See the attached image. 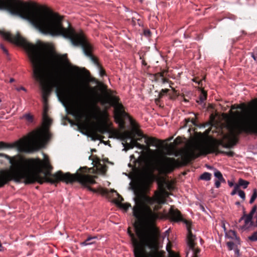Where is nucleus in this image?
Segmentation results:
<instances>
[{"mask_svg":"<svg viewBox=\"0 0 257 257\" xmlns=\"http://www.w3.org/2000/svg\"><path fill=\"white\" fill-rule=\"evenodd\" d=\"M0 35L6 40L17 46L23 47L28 53L29 57L33 67V75L38 81L42 89V98L45 104L53 87H56L58 96L64 100L70 99L73 101L70 113L76 119H88L90 108H93L95 113L92 117L95 119L106 118L108 113L106 110H101L100 107L91 103L88 96L81 91H68L65 87L60 86V82H74V78L71 74L65 71V66L70 64L66 55L56 57L59 63L55 64L53 70L48 67V64L52 55L48 52L45 45L39 42L35 45L29 42L19 33L13 35L9 32L0 30Z\"/></svg>","mask_w":257,"mask_h":257,"instance_id":"f257e3e1","label":"nucleus"},{"mask_svg":"<svg viewBox=\"0 0 257 257\" xmlns=\"http://www.w3.org/2000/svg\"><path fill=\"white\" fill-rule=\"evenodd\" d=\"M0 10L28 20L41 33L53 37L61 36L68 38L72 45L81 46L85 55L97 66L100 65L92 55L93 47L82 32L77 33L68 23L63 25V18L47 8H41L21 0H0Z\"/></svg>","mask_w":257,"mask_h":257,"instance_id":"f03ea898","label":"nucleus"},{"mask_svg":"<svg viewBox=\"0 0 257 257\" xmlns=\"http://www.w3.org/2000/svg\"><path fill=\"white\" fill-rule=\"evenodd\" d=\"M0 157L8 159L12 165V171L0 170V188L3 187L11 181L20 182L23 179L25 184H33L38 182L40 184L44 182L52 184L60 181L67 184L78 182L88 190L96 192V189L90 185L96 183L93 176L84 174L88 171L87 167L79 168L80 173L71 174L64 173L59 171L55 174L51 173L52 166L48 161L44 162L39 158H26L20 155L11 157L7 154L0 153Z\"/></svg>","mask_w":257,"mask_h":257,"instance_id":"7ed1b4c3","label":"nucleus"},{"mask_svg":"<svg viewBox=\"0 0 257 257\" xmlns=\"http://www.w3.org/2000/svg\"><path fill=\"white\" fill-rule=\"evenodd\" d=\"M144 217L151 225L146 228L136 225L135 231L138 238L130 227L127 230L134 247V255L135 257H156L159 248L160 232L154 223L160 217V214L147 206L145 209Z\"/></svg>","mask_w":257,"mask_h":257,"instance_id":"20e7f679","label":"nucleus"},{"mask_svg":"<svg viewBox=\"0 0 257 257\" xmlns=\"http://www.w3.org/2000/svg\"><path fill=\"white\" fill-rule=\"evenodd\" d=\"M211 153H215L216 155L222 154L229 157H233L234 155L233 151L225 152L219 150L218 146L214 144L202 145L193 143L183 152L181 157L182 163L174 158L165 157L160 166V171L165 174L170 173L176 168L180 167L181 164L183 165H187L201 155L206 156Z\"/></svg>","mask_w":257,"mask_h":257,"instance_id":"39448f33","label":"nucleus"},{"mask_svg":"<svg viewBox=\"0 0 257 257\" xmlns=\"http://www.w3.org/2000/svg\"><path fill=\"white\" fill-rule=\"evenodd\" d=\"M48 132L36 130L29 133L28 136L13 144L0 142V149L16 148L20 152L32 153L39 150L45 145V140L49 138Z\"/></svg>","mask_w":257,"mask_h":257,"instance_id":"423d86ee","label":"nucleus"},{"mask_svg":"<svg viewBox=\"0 0 257 257\" xmlns=\"http://www.w3.org/2000/svg\"><path fill=\"white\" fill-rule=\"evenodd\" d=\"M242 133L257 135V109L245 113L240 121L232 125L230 134L228 136V143L223 147L226 148L233 147L238 142V136Z\"/></svg>","mask_w":257,"mask_h":257,"instance_id":"0eeeda50","label":"nucleus"},{"mask_svg":"<svg viewBox=\"0 0 257 257\" xmlns=\"http://www.w3.org/2000/svg\"><path fill=\"white\" fill-rule=\"evenodd\" d=\"M152 183V179L150 176H145L140 181L134 191L136 195L135 201L137 204L146 202L152 205L155 203L163 204L166 203V198L169 196V193L164 189L160 191H155L154 196L152 197L146 195L150 192Z\"/></svg>","mask_w":257,"mask_h":257,"instance_id":"6e6552de","label":"nucleus"},{"mask_svg":"<svg viewBox=\"0 0 257 257\" xmlns=\"http://www.w3.org/2000/svg\"><path fill=\"white\" fill-rule=\"evenodd\" d=\"M168 215L170 219L174 222L182 221L186 224L188 231L187 244L189 249L192 250L193 253L192 257H198V254L200 252V249L196 246V243L195 242L196 236L192 232L191 222L184 219L181 212L178 209H175L173 207L170 208Z\"/></svg>","mask_w":257,"mask_h":257,"instance_id":"1a4fd4ad","label":"nucleus"},{"mask_svg":"<svg viewBox=\"0 0 257 257\" xmlns=\"http://www.w3.org/2000/svg\"><path fill=\"white\" fill-rule=\"evenodd\" d=\"M115 92V91L108 90L106 91V95L108 97L111 105L114 108V119L116 122L118 123L120 127H123L125 123L124 119L125 117H128L133 124V119L124 110L123 106L119 102L118 97L113 95Z\"/></svg>","mask_w":257,"mask_h":257,"instance_id":"9d476101","label":"nucleus"},{"mask_svg":"<svg viewBox=\"0 0 257 257\" xmlns=\"http://www.w3.org/2000/svg\"><path fill=\"white\" fill-rule=\"evenodd\" d=\"M110 134L113 135L115 138L120 139L126 145L127 143V140L132 138V133L129 131H124L120 132L115 130L110 132Z\"/></svg>","mask_w":257,"mask_h":257,"instance_id":"9b49d317","label":"nucleus"},{"mask_svg":"<svg viewBox=\"0 0 257 257\" xmlns=\"http://www.w3.org/2000/svg\"><path fill=\"white\" fill-rule=\"evenodd\" d=\"M137 134L139 137H142L145 139V142L146 144L157 145V142L159 141V140L155 138L149 137L146 135H144L141 132H138Z\"/></svg>","mask_w":257,"mask_h":257,"instance_id":"f8f14e48","label":"nucleus"},{"mask_svg":"<svg viewBox=\"0 0 257 257\" xmlns=\"http://www.w3.org/2000/svg\"><path fill=\"white\" fill-rule=\"evenodd\" d=\"M244 216H245V218L244 219V224L242 226H240L239 228H240L242 230H246L248 229L249 226H254V223L252 221V218L247 215V214H245V212H244Z\"/></svg>","mask_w":257,"mask_h":257,"instance_id":"ddd939ff","label":"nucleus"},{"mask_svg":"<svg viewBox=\"0 0 257 257\" xmlns=\"http://www.w3.org/2000/svg\"><path fill=\"white\" fill-rule=\"evenodd\" d=\"M96 238V236H89L84 241L80 242V244L81 246H83L94 244L96 242L95 240Z\"/></svg>","mask_w":257,"mask_h":257,"instance_id":"4468645a","label":"nucleus"},{"mask_svg":"<svg viewBox=\"0 0 257 257\" xmlns=\"http://www.w3.org/2000/svg\"><path fill=\"white\" fill-rule=\"evenodd\" d=\"M105 131L106 129L104 127L102 126H97L92 131V134L97 139H99L100 136L98 133L103 134Z\"/></svg>","mask_w":257,"mask_h":257,"instance_id":"2eb2a0df","label":"nucleus"},{"mask_svg":"<svg viewBox=\"0 0 257 257\" xmlns=\"http://www.w3.org/2000/svg\"><path fill=\"white\" fill-rule=\"evenodd\" d=\"M136 145H133L132 146L130 147L131 148H134L135 147L138 148V149L142 150H146V151H151L150 147V146H152V145L147 144L146 146L144 145H142L140 144L139 143L135 142Z\"/></svg>","mask_w":257,"mask_h":257,"instance_id":"dca6fc26","label":"nucleus"},{"mask_svg":"<svg viewBox=\"0 0 257 257\" xmlns=\"http://www.w3.org/2000/svg\"><path fill=\"white\" fill-rule=\"evenodd\" d=\"M207 92L205 91L204 89H202L200 94L199 96V100H196L197 102L200 104H201L202 103L204 102V101L207 98Z\"/></svg>","mask_w":257,"mask_h":257,"instance_id":"f3484780","label":"nucleus"},{"mask_svg":"<svg viewBox=\"0 0 257 257\" xmlns=\"http://www.w3.org/2000/svg\"><path fill=\"white\" fill-rule=\"evenodd\" d=\"M43 122L44 127L48 128L51 124L52 119L48 116V115L43 116Z\"/></svg>","mask_w":257,"mask_h":257,"instance_id":"a211bd4d","label":"nucleus"},{"mask_svg":"<svg viewBox=\"0 0 257 257\" xmlns=\"http://www.w3.org/2000/svg\"><path fill=\"white\" fill-rule=\"evenodd\" d=\"M249 184V182L248 181L244 180L241 178H239L238 181V183L236 184L238 185L239 188L240 187H242L243 189H246Z\"/></svg>","mask_w":257,"mask_h":257,"instance_id":"6ab92c4d","label":"nucleus"},{"mask_svg":"<svg viewBox=\"0 0 257 257\" xmlns=\"http://www.w3.org/2000/svg\"><path fill=\"white\" fill-rule=\"evenodd\" d=\"M141 207L139 206H135L133 208V215L137 218H139L140 217L141 215Z\"/></svg>","mask_w":257,"mask_h":257,"instance_id":"aec40b11","label":"nucleus"},{"mask_svg":"<svg viewBox=\"0 0 257 257\" xmlns=\"http://www.w3.org/2000/svg\"><path fill=\"white\" fill-rule=\"evenodd\" d=\"M211 178V174L208 172H204L199 177V179L205 181H209Z\"/></svg>","mask_w":257,"mask_h":257,"instance_id":"412c9836","label":"nucleus"},{"mask_svg":"<svg viewBox=\"0 0 257 257\" xmlns=\"http://www.w3.org/2000/svg\"><path fill=\"white\" fill-rule=\"evenodd\" d=\"M116 205L118 206L120 208H122L125 211H127L128 208L131 207V205L130 203H123L122 202H116Z\"/></svg>","mask_w":257,"mask_h":257,"instance_id":"4be33fe9","label":"nucleus"},{"mask_svg":"<svg viewBox=\"0 0 257 257\" xmlns=\"http://www.w3.org/2000/svg\"><path fill=\"white\" fill-rule=\"evenodd\" d=\"M256 198H257V189L256 188H254L253 189L252 194L251 195L250 199L249 200V203L250 204L253 203Z\"/></svg>","mask_w":257,"mask_h":257,"instance_id":"5701e85b","label":"nucleus"},{"mask_svg":"<svg viewBox=\"0 0 257 257\" xmlns=\"http://www.w3.org/2000/svg\"><path fill=\"white\" fill-rule=\"evenodd\" d=\"M169 91V89H162L159 94V98L158 99H156L155 100V101L157 102V101H158L159 99H161V98H162L163 96L165 94H167V93H168Z\"/></svg>","mask_w":257,"mask_h":257,"instance_id":"b1692460","label":"nucleus"},{"mask_svg":"<svg viewBox=\"0 0 257 257\" xmlns=\"http://www.w3.org/2000/svg\"><path fill=\"white\" fill-rule=\"evenodd\" d=\"M172 93H169V98L171 100H175L178 96L177 91L174 88H172Z\"/></svg>","mask_w":257,"mask_h":257,"instance_id":"393cba45","label":"nucleus"},{"mask_svg":"<svg viewBox=\"0 0 257 257\" xmlns=\"http://www.w3.org/2000/svg\"><path fill=\"white\" fill-rule=\"evenodd\" d=\"M97 67L99 69V74L101 77H103L104 76H105L106 75L105 70L103 69V68L101 66L100 64L97 66Z\"/></svg>","mask_w":257,"mask_h":257,"instance_id":"a878e982","label":"nucleus"},{"mask_svg":"<svg viewBox=\"0 0 257 257\" xmlns=\"http://www.w3.org/2000/svg\"><path fill=\"white\" fill-rule=\"evenodd\" d=\"M248 239L251 241H257V231L253 232L251 235L248 236Z\"/></svg>","mask_w":257,"mask_h":257,"instance_id":"bb28decb","label":"nucleus"},{"mask_svg":"<svg viewBox=\"0 0 257 257\" xmlns=\"http://www.w3.org/2000/svg\"><path fill=\"white\" fill-rule=\"evenodd\" d=\"M131 139V142L130 143H127L126 144L125 147L127 148V149H131L132 148H131L130 147L133 145H136L135 142H137V140L135 139L132 138Z\"/></svg>","mask_w":257,"mask_h":257,"instance_id":"cd10ccee","label":"nucleus"},{"mask_svg":"<svg viewBox=\"0 0 257 257\" xmlns=\"http://www.w3.org/2000/svg\"><path fill=\"white\" fill-rule=\"evenodd\" d=\"M165 72H166V71L163 70L161 72L156 73L154 76L156 80H157L160 77L163 78Z\"/></svg>","mask_w":257,"mask_h":257,"instance_id":"c85d7f7f","label":"nucleus"},{"mask_svg":"<svg viewBox=\"0 0 257 257\" xmlns=\"http://www.w3.org/2000/svg\"><path fill=\"white\" fill-rule=\"evenodd\" d=\"M256 209H257L256 205H254L252 207V208L251 209V210L250 211L249 213L247 214V215H248V216H250V217L252 218L253 216V214L255 213V212H257L256 211Z\"/></svg>","mask_w":257,"mask_h":257,"instance_id":"c756f323","label":"nucleus"},{"mask_svg":"<svg viewBox=\"0 0 257 257\" xmlns=\"http://www.w3.org/2000/svg\"><path fill=\"white\" fill-rule=\"evenodd\" d=\"M256 209H257L256 205H254L252 207V208L251 209V210L250 211L249 213L247 214V215H248V216H250V217L252 218L253 216V214L255 213V212H257L256 211Z\"/></svg>","mask_w":257,"mask_h":257,"instance_id":"7c9ffc66","label":"nucleus"},{"mask_svg":"<svg viewBox=\"0 0 257 257\" xmlns=\"http://www.w3.org/2000/svg\"><path fill=\"white\" fill-rule=\"evenodd\" d=\"M214 176L217 178V180H220L223 177L221 173L217 170H216V171L214 172Z\"/></svg>","mask_w":257,"mask_h":257,"instance_id":"2f4dec72","label":"nucleus"},{"mask_svg":"<svg viewBox=\"0 0 257 257\" xmlns=\"http://www.w3.org/2000/svg\"><path fill=\"white\" fill-rule=\"evenodd\" d=\"M239 190V188H238V185H237L236 184H235L234 186V188H233V190L231 191V192L230 193L231 195L233 196L235 194H236L237 193H238Z\"/></svg>","mask_w":257,"mask_h":257,"instance_id":"473e14b6","label":"nucleus"},{"mask_svg":"<svg viewBox=\"0 0 257 257\" xmlns=\"http://www.w3.org/2000/svg\"><path fill=\"white\" fill-rule=\"evenodd\" d=\"M112 192H115L118 196V199L116 200L115 202V204H116V202H122L123 201V198L121 196H120L116 191L113 190H112Z\"/></svg>","mask_w":257,"mask_h":257,"instance_id":"72a5a7b5","label":"nucleus"},{"mask_svg":"<svg viewBox=\"0 0 257 257\" xmlns=\"http://www.w3.org/2000/svg\"><path fill=\"white\" fill-rule=\"evenodd\" d=\"M238 194L239 196V197L242 199L243 201L245 200V194L243 191L239 189L238 192Z\"/></svg>","mask_w":257,"mask_h":257,"instance_id":"f704fd0d","label":"nucleus"},{"mask_svg":"<svg viewBox=\"0 0 257 257\" xmlns=\"http://www.w3.org/2000/svg\"><path fill=\"white\" fill-rule=\"evenodd\" d=\"M98 191L99 193H100L101 194H103V195H107L108 193V191L107 189H104L102 188H100V189H99Z\"/></svg>","mask_w":257,"mask_h":257,"instance_id":"c9c22d12","label":"nucleus"},{"mask_svg":"<svg viewBox=\"0 0 257 257\" xmlns=\"http://www.w3.org/2000/svg\"><path fill=\"white\" fill-rule=\"evenodd\" d=\"M234 245V243L232 241H229L227 242V246L229 250L233 249Z\"/></svg>","mask_w":257,"mask_h":257,"instance_id":"e433bc0d","label":"nucleus"},{"mask_svg":"<svg viewBox=\"0 0 257 257\" xmlns=\"http://www.w3.org/2000/svg\"><path fill=\"white\" fill-rule=\"evenodd\" d=\"M0 48L3 50V52L7 55H9L8 51L3 44L0 45Z\"/></svg>","mask_w":257,"mask_h":257,"instance_id":"4c0bfd02","label":"nucleus"},{"mask_svg":"<svg viewBox=\"0 0 257 257\" xmlns=\"http://www.w3.org/2000/svg\"><path fill=\"white\" fill-rule=\"evenodd\" d=\"M25 117L29 121H33V116L32 115H31L30 114H26Z\"/></svg>","mask_w":257,"mask_h":257,"instance_id":"58836bf2","label":"nucleus"},{"mask_svg":"<svg viewBox=\"0 0 257 257\" xmlns=\"http://www.w3.org/2000/svg\"><path fill=\"white\" fill-rule=\"evenodd\" d=\"M161 205L162 204H157V205H156L154 206V211H158V210L160 209L162 207Z\"/></svg>","mask_w":257,"mask_h":257,"instance_id":"ea45409f","label":"nucleus"},{"mask_svg":"<svg viewBox=\"0 0 257 257\" xmlns=\"http://www.w3.org/2000/svg\"><path fill=\"white\" fill-rule=\"evenodd\" d=\"M47 112H48V108L46 106V105H45L44 107V108L43 112V116L48 115Z\"/></svg>","mask_w":257,"mask_h":257,"instance_id":"a19ab883","label":"nucleus"},{"mask_svg":"<svg viewBox=\"0 0 257 257\" xmlns=\"http://www.w3.org/2000/svg\"><path fill=\"white\" fill-rule=\"evenodd\" d=\"M220 182L219 180H216L215 182V186L217 188H218L220 187Z\"/></svg>","mask_w":257,"mask_h":257,"instance_id":"79ce46f5","label":"nucleus"},{"mask_svg":"<svg viewBox=\"0 0 257 257\" xmlns=\"http://www.w3.org/2000/svg\"><path fill=\"white\" fill-rule=\"evenodd\" d=\"M229 234H230V235H231L232 236H234L236 238V233L234 231H232V230H230L229 231Z\"/></svg>","mask_w":257,"mask_h":257,"instance_id":"37998d69","label":"nucleus"},{"mask_svg":"<svg viewBox=\"0 0 257 257\" xmlns=\"http://www.w3.org/2000/svg\"><path fill=\"white\" fill-rule=\"evenodd\" d=\"M234 252H235V253L237 255H239V249H238L237 248H235L234 249Z\"/></svg>","mask_w":257,"mask_h":257,"instance_id":"c03bdc74","label":"nucleus"},{"mask_svg":"<svg viewBox=\"0 0 257 257\" xmlns=\"http://www.w3.org/2000/svg\"><path fill=\"white\" fill-rule=\"evenodd\" d=\"M228 185L230 186V187H232V186H234V183L233 182H231L230 181H228Z\"/></svg>","mask_w":257,"mask_h":257,"instance_id":"a18cd8bd","label":"nucleus"},{"mask_svg":"<svg viewBox=\"0 0 257 257\" xmlns=\"http://www.w3.org/2000/svg\"><path fill=\"white\" fill-rule=\"evenodd\" d=\"M252 57L253 58V59L257 62V55H255L253 53L252 54Z\"/></svg>","mask_w":257,"mask_h":257,"instance_id":"49530a36","label":"nucleus"},{"mask_svg":"<svg viewBox=\"0 0 257 257\" xmlns=\"http://www.w3.org/2000/svg\"><path fill=\"white\" fill-rule=\"evenodd\" d=\"M170 257H178L177 254L175 253V252H172L170 254Z\"/></svg>","mask_w":257,"mask_h":257,"instance_id":"de8ad7c7","label":"nucleus"},{"mask_svg":"<svg viewBox=\"0 0 257 257\" xmlns=\"http://www.w3.org/2000/svg\"><path fill=\"white\" fill-rule=\"evenodd\" d=\"M144 34L145 35H149L150 34V31L149 30H145L144 31Z\"/></svg>","mask_w":257,"mask_h":257,"instance_id":"09e8293b","label":"nucleus"},{"mask_svg":"<svg viewBox=\"0 0 257 257\" xmlns=\"http://www.w3.org/2000/svg\"><path fill=\"white\" fill-rule=\"evenodd\" d=\"M245 218V216H244V214L243 215V216L240 218V219H239L238 220V223H240L243 220H244Z\"/></svg>","mask_w":257,"mask_h":257,"instance_id":"8fccbe9b","label":"nucleus"},{"mask_svg":"<svg viewBox=\"0 0 257 257\" xmlns=\"http://www.w3.org/2000/svg\"><path fill=\"white\" fill-rule=\"evenodd\" d=\"M221 183H225V180L224 179V178L222 177V178L220 180H219Z\"/></svg>","mask_w":257,"mask_h":257,"instance_id":"3c124183","label":"nucleus"},{"mask_svg":"<svg viewBox=\"0 0 257 257\" xmlns=\"http://www.w3.org/2000/svg\"><path fill=\"white\" fill-rule=\"evenodd\" d=\"M17 90H18V91H20V90H24V91H25V90H26L25 88L24 87H22H22H20V88H17Z\"/></svg>","mask_w":257,"mask_h":257,"instance_id":"603ef678","label":"nucleus"},{"mask_svg":"<svg viewBox=\"0 0 257 257\" xmlns=\"http://www.w3.org/2000/svg\"><path fill=\"white\" fill-rule=\"evenodd\" d=\"M143 138H142V137H139V138H137V139H135L136 140H137V142L138 141H140L141 142L142 141V139Z\"/></svg>","mask_w":257,"mask_h":257,"instance_id":"864d4df0","label":"nucleus"},{"mask_svg":"<svg viewBox=\"0 0 257 257\" xmlns=\"http://www.w3.org/2000/svg\"><path fill=\"white\" fill-rule=\"evenodd\" d=\"M194 81L196 82V83H198L199 85H200L202 82V80H200V81L198 82L197 80H196V78H195L194 79Z\"/></svg>","mask_w":257,"mask_h":257,"instance_id":"5fc2aeb1","label":"nucleus"},{"mask_svg":"<svg viewBox=\"0 0 257 257\" xmlns=\"http://www.w3.org/2000/svg\"><path fill=\"white\" fill-rule=\"evenodd\" d=\"M162 81H163V83H165V82H168V80L166 78H162Z\"/></svg>","mask_w":257,"mask_h":257,"instance_id":"6e6d98bb","label":"nucleus"},{"mask_svg":"<svg viewBox=\"0 0 257 257\" xmlns=\"http://www.w3.org/2000/svg\"><path fill=\"white\" fill-rule=\"evenodd\" d=\"M255 217L256 218V223H255V224H254V226L257 227V211H256V214Z\"/></svg>","mask_w":257,"mask_h":257,"instance_id":"4d7b16f0","label":"nucleus"},{"mask_svg":"<svg viewBox=\"0 0 257 257\" xmlns=\"http://www.w3.org/2000/svg\"><path fill=\"white\" fill-rule=\"evenodd\" d=\"M14 81H15V79H14V78H11V79H10V83H12V82H14Z\"/></svg>","mask_w":257,"mask_h":257,"instance_id":"13d9d810","label":"nucleus"},{"mask_svg":"<svg viewBox=\"0 0 257 257\" xmlns=\"http://www.w3.org/2000/svg\"><path fill=\"white\" fill-rule=\"evenodd\" d=\"M143 64L144 65H147V63L144 60L143 61V62H142Z\"/></svg>","mask_w":257,"mask_h":257,"instance_id":"bf43d9fd","label":"nucleus"},{"mask_svg":"<svg viewBox=\"0 0 257 257\" xmlns=\"http://www.w3.org/2000/svg\"><path fill=\"white\" fill-rule=\"evenodd\" d=\"M158 249H159V248L158 249ZM158 255H157V256L156 257H161V255H160V254L159 252V251H158Z\"/></svg>","mask_w":257,"mask_h":257,"instance_id":"052dcab7","label":"nucleus"},{"mask_svg":"<svg viewBox=\"0 0 257 257\" xmlns=\"http://www.w3.org/2000/svg\"><path fill=\"white\" fill-rule=\"evenodd\" d=\"M235 204L237 205H240V202H235Z\"/></svg>","mask_w":257,"mask_h":257,"instance_id":"680f3d73","label":"nucleus"},{"mask_svg":"<svg viewBox=\"0 0 257 257\" xmlns=\"http://www.w3.org/2000/svg\"><path fill=\"white\" fill-rule=\"evenodd\" d=\"M192 122L194 124H195V120H193H193H192Z\"/></svg>","mask_w":257,"mask_h":257,"instance_id":"e2e57ef3","label":"nucleus"},{"mask_svg":"<svg viewBox=\"0 0 257 257\" xmlns=\"http://www.w3.org/2000/svg\"><path fill=\"white\" fill-rule=\"evenodd\" d=\"M207 168H208V169H211V168H212V167L209 166H207Z\"/></svg>","mask_w":257,"mask_h":257,"instance_id":"0e129e2a","label":"nucleus"},{"mask_svg":"<svg viewBox=\"0 0 257 257\" xmlns=\"http://www.w3.org/2000/svg\"><path fill=\"white\" fill-rule=\"evenodd\" d=\"M179 140V137L177 138L176 140H175V142H177V141Z\"/></svg>","mask_w":257,"mask_h":257,"instance_id":"69168bd1","label":"nucleus"},{"mask_svg":"<svg viewBox=\"0 0 257 257\" xmlns=\"http://www.w3.org/2000/svg\"><path fill=\"white\" fill-rule=\"evenodd\" d=\"M91 151H92V152H93V151H94V152H96V150H95V149H92V150H91Z\"/></svg>","mask_w":257,"mask_h":257,"instance_id":"338daca9","label":"nucleus"},{"mask_svg":"<svg viewBox=\"0 0 257 257\" xmlns=\"http://www.w3.org/2000/svg\"><path fill=\"white\" fill-rule=\"evenodd\" d=\"M170 188H171V186H169L168 187V189H170Z\"/></svg>","mask_w":257,"mask_h":257,"instance_id":"774afa93","label":"nucleus"}]
</instances>
